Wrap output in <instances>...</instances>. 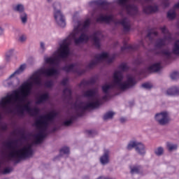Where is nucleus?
<instances>
[{"label": "nucleus", "instance_id": "obj_1", "mask_svg": "<svg viewBox=\"0 0 179 179\" xmlns=\"http://www.w3.org/2000/svg\"><path fill=\"white\" fill-rule=\"evenodd\" d=\"M89 38L92 40L94 45L97 48V37H67L60 43L57 50L54 52L52 57H44V65L24 81L17 90H14L7 93L0 101V108L4 114H11L16 108L15 114L20 118L24 117V111L29 114L33 111V108L30 107V101L27 104L26 99L30 96L33 86H41L43 80L41 76H57L59 75V64L62 61L66 62L71 55L69 45L74 41L76 45L87 43Z\"/></svg>", "mask_w": 179, "mask_h": 179}, {"label": "nucleus", "instance_id": "obj_2", "mask_svg": "<svg viewBox=\"0 0 179 179\" xmlns=\"http://www.w3.org/2000/svg\"><path fill=\"white\" fill-rule=\"evenodd\" d=\"M119 71H115L111 83L105 84L102 86V90L106 94L102 99L107 100L111 93L120 90L121 92H125L128 89L135 86L136 85V80L132 75H127V79L124 80V73L128 71V65L125 63H122L119 66Z\"/></svg>", "mask_w": 179, "mask_h": 179}, {"label": "nucleus", "instance_id": "obj_3", "mask_svg": "<svg viewBox=\"0 0 179 179\" xmlns=\"http://www.w3.org/2000/svg\"><path fill=\"white\" fill-rule=\"evenodd\" d=\"M83 96L84 97H87L88 100L85 102H76L75 103L74 109L76 116L73 115L69 119L66 120L63 122L65 127H69L76 117H82L86 110H89V108H97L101 103V97L99 94V90L97 88H92L84 92Z\"/></svg>", "mask_w": 179, "mask_h": 179}, {"label": "nucleus", "instance_id": "obj_4", "mask_svg": "<svg viewBox=\"0 0 179 179\" xmlns=\"http://www.w3.org/2000/svg\"><path fill=\"white\" fill-rule=\"evenodd\" d=\"M8 150V157L13 162L19 163L23 159H27L33 156L32 145L28 144L19 150V141L13 140L6 143Z\"/></svg>", "mask_w": 179, "mask_h": 179}, {"label": "nucleus", "instance_id": "obj_5", "mask_svg": "<svg viewBox=\"0 0 179 179\" xmlns=\"http://www.w3.org/2000/svg\"><path fill=\"white\" fill-rule=\"evenodd\" d=\"M58 115L56 111H52L48 115H41L36 120L38 132L34 135L35 143L38 145L41 143L45 136H47V129L50 125L54 124L55 117Z\"/></svg>", "mask_w": 179, "mask_h": 179}, {"label": "nucleus", "instance_id": "obj_6", "mask_svg": "<svg viewBox=\"0 0 179 179\" xmlns=\"http://www.w3.org/2000/svg\"><path fill=\"white\" fill-rule=\"evenodd\" d=\"M96 21L97 23H106L107 24L113 22L114 24L117 26L121 24L122 26L124 31H129L131 30V20L128 17H124L120 20H114V15L113 14L100 13L99 16L96 18Z\"/></svg>", "mask_w": 179, "mask_h": 179}, {"label": "nucleus", "instance_id": "obj_7", "mask_svg": "<svg viewBox=\"0 0 179 179\" xmlns=\"http://www.w3.org/2000/svg\"><path fill=\"white\" fill-rule=\"evenodd\" d=\"M136 2H150L152 0H134ZM117 3L124 10H126L129 16H136L138 15V7L132 3V0H117Z\"/></svg>", "mask_w": 179, "mask_h": 179}, {"label": "nucleus", "instance_id": "obj_8", "mask_svg": "<svg viewBox=\"0 0 179 179\" xmlns=\"http://www.w3.org/2000/svg\"><path fill=\"white\" fill-rule=\"evenodd\" d=\"M115 58V55H110L107 52H102L101 54H97L94 56V58L90 62L87 68L92 69L100 62H106V64H111L114 59Z\"/></svg>", "mask_w": 179, "mask_h": 179}, {"label": "nucleus", "instance_id": "obj_9", "mask_svg": "<svg viewBox=\"0 0 179 179\" xmlns=\"http://www.w3.org/2000/svg\"><path fill=\"white\" fill-rule=\"evenodd\" d=\"M52 8L53 16L56 23L60 27H65V26H66V22H65V17L61 11L62 5L59 1H56L53 3Z\"/></svg>", "mask_w": 179, "mask_h": 179}, {"label": "nucleus", "instance_id": "obj_10", "mask_svg": "<svg viewBox=\"0 0 179 179\" xmlns=\"http://www.w3.org/2000/svg\"><path fill=\"white\" fill-rule=\"evenodd\" d=\"M160 30L162 33L164 34V38H159L157 40L155 44L157 48H162V47H164L168 43L171 42V35L170 34V32H169L167 28H166V26L161 27Z\"/></svg>", "mask_w": 179, "mask_h": 179}, {"label": "nucleus", "instance_id": "obj_11", "mask_svg": "<svg viewBox=\"0 0 179 179\" xmlns=\"http://www.w3.org/2000/svg\"><path fill=\"white\" fill-rule=\"evenodd\" d=\"M26 69V64H22L19 69H17L14 73H13L6 80V82L8 83V86H16L20 83V80L16 78L17 75L22 73L23 71Z\"/></svg>", "mask_w": 179, "mask_h": 179}, {"label": "nucleus", "instance_id": "obj_12", "mask_svg": "<svg viewBox=\"0 0 179 179\" xmlns=\"http://www.w3.org/2000/svg\"><path fill=\"white\" fill-rule=\"evenodd\" d=\"M134 148L136 149V152L138 153V155H145L146 153V150L145 148V145L143 143L136 141H132L129 143L127 145V149L128 150H132Z\"/></svg>", "mask_w": 179, "mask_h": 179}, {"label": "nucleus", "instance_id": "obj_13", "mask_svg": "<svg viewBox=\"0 0 179 179\" xmlns=\"http://www.w3.org/2000/svg\"><path fill=\"white\" fill-rule=\"evenodd\" d=\"M62 71L64 72H73V73H77V75H83L85 71L77 66L76 64H66L62 68Z\"/></svg>", "mask_w": 179, "mask_h": 179}, {"label": "nucleus", "instance_id": "obj_14", "mask_svg": "<svg viewBox=\"0 0 179 179\" xmlns=\"http://www.w3.org/2000/svg\"><path fill=\"white\" fill-rule=\"evenodd\" d=\"M155 120L159 125H166L169 124V113L166 111L157 113Z\"/></svg>", "mask_w": 179, "mask_h": 179}, {"label": "nucleus", "instance_id": "obj_15", "mask_svg": "<svg viewBox=\"0 0 179 179\" xmlns=\"http://www.w3.org/2000/svg\"><path fill=\"white\" fill-rule=\"evenodd\" d=\"M159 10V6L157 4L145 5L143 6V12L146 15H150L151 13H156Z\"/></svg>", "mask_w": 179, "mask_h": 179}, {"label": "nucleus", "instance_id": "obj_16", "mask_svg": "<svg viewBox=\"0 0 179 179\" xmlns=\"http://www.w3.org/2000/svg\"><path fill=\"white\" fill-rule=\"evenodd\" d=\"M48 100H50V94L48 92L39 94L36 96V104H44Z\"/></svg>", "mask_w": 179, "mask_h": 179}, {"label": "nucleus", "instance_id": "obj_17", "mask_svg": "<svg viewBox=\"0 0 179 179\" xmlns=\"http://www.w3.org/2000/svg\"><path fill=\"white\" fill-rule=\"evenodd\" d=\"M99 162L103 166L110 163V151L108 150H104L103 154L99 158Z\"/></svg>", "mask_w": 179, "mask_h": 179}, {"label": "nucleus", "instance_id": "obj_18", "mask_svg": "<svg viewBox=\"0 0 179 179\" xmlns=\"http://www.w3.org/2000/svg\"><path fill=\"white\" fill-rule=\"evenodd\" d=\"M12 9L14 12H16V13H19V15H20L25 12L24 10L26 8H24V5L22 3H16L13 5Z\"/></svg>", "mask_w": 179, "mask_h": 179}, {"label": "nucleus", "instance_id": "obj_19", "mask_svg": "<svg viewBox=\"0 0 179 179\" xmlns=\"http://www.w3.org/2000/svg\"><path fill=\"white\" fill-rule=\"evenodd\" d=\"M166 94L168 96H179V87L178 86H173L169 88Z\"/></svg>", "mask_w": 179, "mask_h": 179}, {"label": "nucleus", "instance_id": "obj_20", "mask_svg": "<svg viewBox=\"0 0 179 179\" xmlns=\"http://www.w3.org/2000/svg\"><path fill=\"white\" fill-rule=\"evenodd\" d=\"M90 8H95L96 5L107 6V1L106 0H94L88 3Z\"/></svg>", "mask_w": 179, "mask_h": 179}, {"label": "nucleus", "instance_id": "obj_21", "mask_svg": "<svg viewBox=\"0 0 179 179\" xmlns=\"http://www.w3.org/2000/svg\"><path fill=\"white\" fill-rule=\"evenodd\" d=\"M149 72H159L162 69V64L160 62L154 63L148 68Z\"/></svg>", "mask_w": 179, "mask_h": 179}, {"label": "nucleus", "instance_id": "obj_22", "mask_svg": "<svg viewBox=\"0 0 179 179\" xmlns=\"http://www.w3.org/2000/svg\"><path fill=\"white\" fill-rule=\"evenodd\" d=\"M20 20L23 26H26L27 24V22H29V15L26 11L22 13L19 15Z\"/></svg>", "mask_w": 179, "mask_h": 179}, {"label": "nucleus", "instance_id": "obj_23", "mask_svg": "<svg viewBox=\"0 0 179 179\" xmlns=\"http://www.w3.org/2000/svg\"><path fill=\"white\" fill-rule=\"evenodd\" d=\"M135 47L128 45L127 42H123V46L121 48L122 52H129V51H135Z\"/></svg>", "mask_w": 179, "mask_h": 179}, {"label": "nucleus", "instance_id": "obj_24", "mask_svg": "<svg viewBox=\"0 0 179 179\" xmlns=\"http://www.w3.org/2000/svg\"><path fill=\"white\" fill-rule=\"evenodd\" d=\"M15 48L8 49L5 52L6 61H10V58H12V57H13V55H15Z\"/></svg>", "mask_w": 179, "mask_h": 179}, {"label": "nucleus", "instance_id": "obj_25", "mask_svg": "<svg viewBox=\"0 0 179 179\" xmlns=\"http://www.w3.org/2000/svg\"><path fill=\"white\" fill-rule=\"evenodd\" d=\"M94 83H96V80L94 78H91L87 80H83L80 83V86H84V87L92 86V85H94Z\"/></svg>", "mask_w": 179, "mask_h": 179}, {"label": "nucleus", "instance_id": "obj_26", "mask_svg": "<svg viewBox=\"0 0 179 179\" xmlns=\"http://www.w3.org/2000/svg\"><path fill=\"white\" fill-rule=\"evenodd\" d=\"M178 148V145H177L176 143L171 142L166 143V149L169 150V152H174L177 150Z\"/></svg>", "mask_w": 179, "mask_h": 179}, {"label": "nucleus", "instance_id": "obj_27", "mask_svg": "<svg viewBox=\"0 0 179 179\" xmlns=\"http://www.w3.org/2000/svg\"><path fill=\"white\" fill-rule=\"evenodd\" d=\"M63 94L68 100H72V91L69 88H65L63 91Z\"/></svg>", "mask_w": 179, "mask_h": 179}, {"label": "nucleus", "instance_id": "obj_28", "mask_svg": "<svg viewBox=\"0 0 179 179\" xmlns=\"http://www.w3.org/2000/svg\"><path fill=\"white\" fill-rule=\"evenodd\" d=\"M157 36H159V32L153 30L148 32L146 38H148L152 42L153 41V38L157 37Z\"/></svg>", "mask_w": 179, "mask_h": 179}, {"label": "nucleus", "instance_id": "obj_29", "mask_svg": "<svg viewBox=\"0 0 179 179\" xmlns=\"http://www.w3.org/2000/svg\"><path fill=\"white\" fill-rule=\"evenodd\" d=\"M141 166L134 165L130 167L131 174H138L141 171Z\"/></svg>", "mask_w": 179, "mask_h": 179}, {"label": "nucleus", "instance_id": "obj_30", "mask_svg": "<svg viewBox=\"0 0 179 179\" xmlns=\"http://www.w3.org/2000/svg\"><path fill=\"white\" fill-rule=\"evenodd\" d=\"M172 51L173 54L179 55V40L175 42Z\"/></svg>", "mask_w": 179, "mask_h": 179}, {"label": "nucleus", "instance_id": "obj_31", "mask_svg": "<svg viewBox=\"0 0 179 179\" xmlns=\"http://www.w3.org/2000/svg\"><path fill=\"white\" fill-rule=\"evenodd\" d=\"M115 115V113L114 112H113V111L107 112L103 115L104 121H106V120H111V118H113V117H114Z\"/></svg>", "mask_w": 179, "mask_h": 179}, {"label": "nucleus", "instance_id": "obj_32", "mask_svg": "<svg viewBox=\"0 0 179 179\" xmlns=\"http://www.w3.org/2000/svg\"><path fill=\"white\" fill-rule=\"evenodd\" d=\"M155 153L157 156H162L164 153V148L163 147H158L155 150Z\"/></svg>", "mask_w": 179, "mask_h": 179}, {"label": "nucleus", "instance_id": "obj_33", "mask_svg": "<svg viewBox=\"0 0 179 179\" xmlns=\"http://www.w3.org/2000/svg\"><path fill=\"white\" fill-rule=\"evenodd\" d=\"M40 114V109L38 108H34L32 110L29 112V115L32 117H36V115H38Z\"/></svg>", "mask_w": 179, "mask_h": 179}, {"label": "nucleus", "instance_id": "obj_34", "mask_svg": "<svg viewBox=\"0 0 179 179\" xmlns=\"http://www.w3.org/2000/svg\"><path fill=\"white\" fill-rule=\"evenodd\" d=\"M167 17L171 20L174 19L176 17V10H170L167 13Z\"/></svg>", "mask_w": 179, "mask_h": 179}, {"label": "nucleus", "instance_id": "obj_35", "mask_svg": "<svg viewBox=\"0 0 179 179\" xmlns=\"http://www.w3.org/2000/svg\"><path fill=\"white\" fill-rule=\"evenodd\" d=\"M27 40V36L25 34H21L18 36L17 41L19 43H25V41Z\"/></svg>", "mask_w": 179, "mask_h": 179}, {"label": "nucleus", "instance_id": "obj_36", "mask_svg": "<svg viewBox=\"0 0 179 179\" xmlns=\"http://www.w3.org/2000/svg\"><path fill=\"white\" fill-rule=\"evenodd\" d=\"M162 55L164 57H166V58H170L171 55V52H170V49H165L162 51Z\"/></svg>", "mask_w": 179, "mask_h": 179}, {"label": "nucleus", "instance_id": "obj_37", "mask_svg": "<svg viewBox=\"0 0 179 179\" xmlns=\"http://www.w3.org/2000/svg\"><path fill=\"white\" fill-rule=\"evenodd\" d=\"M60 155L62 156L64 155H69V148L68 147H63L60 150Z\"/></svg>", "mask_w": 179, "mask_h": 179}, {"label": "nucleus", "instance_id": "obj_38", "mask_svg": "<svg viewBox=\"0 0 179 179\" xmlns=\"http://www.w3.org/2000/svg\"><path fill=\"white\" fill-rule=\"evenodd\" d=\"M171 78L173 80H176L177 79H179V72L178 71H173L171 74Z\"/></svg>", "mask_w": 179, "mask_h": 179}, {"label": "nucleus", "instance_id": "obj_39", "mask_svg": "<svg viewBox=\"0 0 179 179\" xmlns=\"http://www.w3.org/2000/svg\"><path fill=\"white\" fill-rule=\"evenodd\" d=\"M45 50H47V46H45V43L43 41L40 42V50L41 52H45Z\"/></svg>", "mask_w": 179, "mask_h": 179}, {"label": "nucleus", "instance_id": "obj_40", "mask_svg": "<svg viewBox=\"0 0 179 179\" xmlns=\"http://www.w3.org/2000/svg\"><path fill=\"white\" fill-rule=\"evenodd\" d=\"M13 171V169L12 167H7L3 171V174H9Z\"/></svg>", "mask_w": 179, "mask_h": 179}, {"label": "nucleus", "instance_id": "obj_41", "mask_svg": "<svg viewBox=\"0 0 179 179\" xmlns=\"http://www.w3.org/2000/svg\"><path fill=\"white\" fill-rule=\"evenodd\" d=\"M141 87H143L144 89H150L152 88V84L149 83H145L142 84Z\"/></svg>", "mask_w": 179, "mask_h": 179}, {"label": "nucleus", "instance_id": "obj_42", "mask_svg": "<svg viewBox=\"0 0 179 179\" xmlns=\"http://www.w3.org/2000/svg\"><path fill=\"white\" fill-rule=\"evenodd\" d=\"M52 80H48L45 83V87H52Z\"/></svg>", "mask_w": 179, "mask_h": 179}, {"label": "nucleus", "instance_id": "obj_43", "mask_svg": "<svg viewBox=\"0 0 179 179\" xmlns=\"http://www.w3.org/2000/svg\"><path fill=\"white\" fill-rule=\"evenodd\" d=\"M170 5V2H169V0H163L162 1V6L164 8H167Z\"/></svg>", "mask_w": 179, "mask_h": 179}, {"label": "nucleus", "instance_id": "obj_44", "mask_svg": "<svg viewBox=\"0 0 179 179\" xmlns=\"http://www.w3.org/2000/svg\"><path fill=\"white\" fill-rule=\"evenodd\" d=\"M68 78H64L61 82V85L62 86H66V85L68 84Z\"/></svg>", "mask_w": 179, "mask_h": 179}, {"label": "nucleus", "instance_id": "obj_45", "mask_svg": "<svg viewBox=\"0 0 179 179\" xmlns=\"http://www.w3.org/2000/svg\"><path fill=\"white\" fill-rule=\"evenodd\" d=\"M5 35V29L3 27H0V37H2Z\"/></svg>", "mask_w": 179, "mask_h": 179}, {"label": "nucleus", "instance_id": "obj_46", "mask_svg": "<svg viewBox=\"0 0 179 179\" xmlns=\"http://www.w3.org/2000/svg\"><path fill=\"white\" fill-rule=\"evenodd\" d=\"M174 9H179V2L176 4H175V6H173Z\"/></svg>", "mask_w": 179, "mask_h": 179}, {"label": "nucleus", "instance_id": "obj_47", "mask_svg": "<svg viewBox=\"0 0 179 179\" xmlns=\"http://www.w3.org/2000/svg\"><path fill=\"white\" fill-rule=\"evenodd\" d=\"M125 121H127V119L125 117L120 118V122H125Z\"/></svg>", "mask_w": 179, "mask_h": 179}, {"label": "nucleus", "instance_id": "obj_48", "mask_svg": "<svg viewBox=\"0 0 179 179\" xmlns=\"http://www.w3.org/2000/svg\"><path fill=\"white\" fill-rule=\"evenodd\" d=\"M3 69V66H0V75H2V70Z\"/></svg>", "mask_w": 179, "mask_h": 179}, {"label": "nucleus", "instance_id": "obj_49", "mask_svg": "<svg viewBox=\"0 0 179 179\" xmlns=\"http://www.w3.org/2000/svg\"><path fill=\"white\" fill-rule=\"evenodd\" d=\"M6 129H8V127L6 126L3 127V131H6Z\"/></svg>", "mask_w": 179, "mask_h": 179}, {"label": "nucleus", "instance_id": "obj_50", "mask_svg": "<svg viewBox=\"0 0 179 179\" xmlns=\"http://www.w3.org/2000/svg\"><path fill=\"white\" fill-rule=\"evenodd\" d=\"M52 0H47V2H48L49 3H51Z\"/></svg>", "mask_w": 179, "mask_h": 179}, {"label": "nucleus", "instance_id": "obj_51", "mask_svg": "<svg viewBox=\"0 0 179 179\" xmlns=\"http://www.w3.org/2000/svg\"><path fill=\"white\" fill-rule=\"evenodd\" d=\"M140 45H143V41H141V42L140 43Z\"/></svg>", "mask_w": 179, "mask_h": 179}, {"label": "nucleus", "instance_id": "obj_52", "mask_svg": "<svg viewBox=\"0 0 179 179\" xmlns=\"http://www.w3.org/2000/svg\"><path fill=\"white\" fill-rule=\"evenodd\" d=\"M94 16V11L92 13V17Z\"/></svg>", "mask_w": 179, "mask_h": 179}, {"label": "nucleus", "instance_id": "obj_53", "mask_svg": "<svg viewBox=\"0 0 179 179\" xmlns=\"http://www.w3.org/2000/svg\"><path fill=\"white\" fill-rule=\"evenodd\" d=\"M2 118V114L0 113V120Z\"/></svg>", "mask_w": 179, "mask_h": 179}, {"label": "nucleus", "instance_id": "obj_54", "mask_svg": "<svg viewBox=\"0 0 179 179\" xmlns=\"http://www.w3.org/2000/svg\"><path fill=\"white\" fill-rule=\"evenodd\" d=\"M88 133L90 134V135L92 134V131H88Z\"/></svg>", "mask_w": 179, "mask_h": 179}, {"label": "nucleus", "instance_id": "obj_55", "mask_svg": "<svg viewBox=\"0 0 179 179\" xmlns=\"http://www.w3.org/2000/svg\"><path fill=\"white\" fill-rule=\"evenodd\" d=\"M0 167H1V162H0Z\"/></svg>", "mask_w": 179, "mask_h": 179}]
</instances>
